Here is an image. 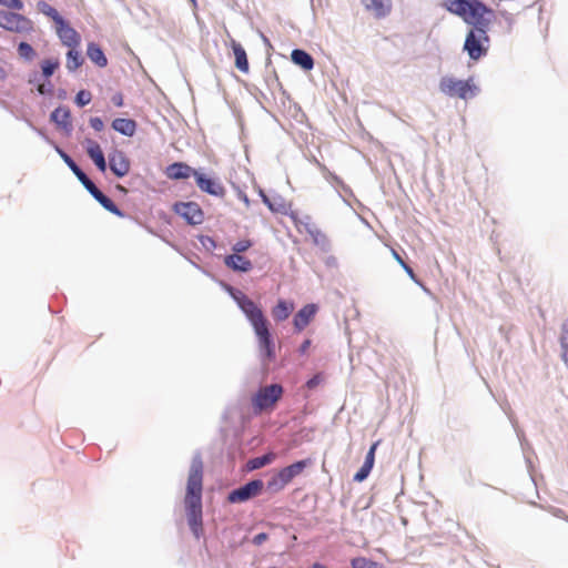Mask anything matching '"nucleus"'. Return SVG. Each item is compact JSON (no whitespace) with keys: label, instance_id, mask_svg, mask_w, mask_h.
Returning <instances> with one entry per match:
<instances>
[{"label":"nucleus","instance_id":"1","mask_svg":"<svg viewBox=\"0 0 568 568\" xmlns=\"http://www.w3.org/2000/svg\"><path fill=\"white\" fill-rule=\"evenodd\" d=\"M203 462L200 456L192 459L184 497V506L189 526L196 539L203 534L202 520V491H203Z\"/></svg>","mask_w":568,"mask_h":568},{"label":"nucleus","instance_id":"2","mask_svg":"<svg viewBox=\"0 0 568 568\" xmlns=\"http://www.w3.org/2000/svg\"><path fill=\"white\" fill-rule=\"evenodd\" d=\"M442 3L483 36L487 34L495 19V11L480 0H442Z\"/></svg>","mask_w":568,"mask_h":568},{"label":"nucleus","instance_id":"3","mask_svg":"<svg viewBox=\"0 0 568 568\" xmlns=\"http://www.w3.org/2000/svg\"><path fill=\"white\" fill-rule=\"evenodd\" d=\"M442 3L483 36L487 34L495 19V11L480 0H442Z\"/></svg>","mask_w":568,"mask_h":568},{"label":"nucleus","instance_id":"4","mask_svg":"<svg viewBox=\"0 0 568 568\" xmlns=\"http://www.w3.org/2000/svg\"><path fill=\"white\" fill-rule=\"evenodd\" d=\"M439 90L450 98L467 100L475 97L478 89L473 78L458 80L452 77H443L439 82Z\"/></svg>","mask_w":568,"mask_h":568},{"label":"nucleus","instance_id":"5","mask_svg":"<svg viewBox=\"0 0 568 568\" xmlns=\"http://www.w3.org/2000/svg\"><path fill=\"white\" fill-rule=\"evenodd\" d=\"M308 465V460H298L290 466L280 469L267 481V489L277 493L285 488L296 476L301 475Z\"/></svg>","mask_w":568,"mask_h":568},{"label":"nucleus","instance_id":"6","mask_svg":"<svg viewBox=\"0 0 568 568\" xmlns=\"http://www.w3.org/2000/svg\"><path fill=\"white\" fill-rule=\"evenodd\" d=\"M282 395L283 387L280 384L261 387L252 398L254 410L261 413L263 410L273 409Z\"/></svg>","mask_w":568,"mask_h":568},{"label":"nucleus","instance_id":"7","mask_svg":"<svg viewBox=\"0 0 568 568\" xmlns=\"http://www.w3.org/2000/svg\"><path fill=\"white\" fill-rule=\"evenodd\" d=\"M262 365L267 368L275 361V344L272 338L268 324L254 329Z\"/></svg>","mask_w":568,"mask_h":568},{"label":"nucleus","instance_id":"8","mask_svg":"<svg viewBox=\"0 0 568 568\" xmlns=\"http://www.w3.org/2000/svg\"><path fill=\"white\" fill-rule=\"evenodd\" d=\"M0 27L7 31L28 32L32 29V21L20 13L0 10Z\"/></svg>","mask_w":568,"mask_h":568},{"label":"nucleus","instance_id":"9","mask_svg":"<svg viewBox=\"0 0 568 568\" xmlns=\"http://www.w3.org/2000/svg\"><path fill=\"white\" fill-rule=\"evenodd\" d=\"M241 297L237 298L241 310L248 318L253 329L268 324L263 311L247 296L240 293Z\"/></svg>","mask_w":568,"mask_h":568},{"label":"nucleus","instance_id":"10","mask_svg":"<svg viewBox=\"0 0 568 568\" xmlns=\"http://www.w3.org/2000/svg\"><path fill=\"white\" fill-rule=\"evenodd\" d=\"M264 488V483L261 479H255L246 483L245 485L232 490L227 500L232 504L244 503L258 496Z\"/></svg>","mask_w":568,"mask_h":568},{"label":"nucleus","instance_id":"11","mask_svg":"<svg viewBox=\"0 0 568 568\" xmlns=\"http://www.w3.org/2000/svg\"><path fill=\"white\" fill-rule=\"evenodd\" d=\"M174 212L191 225H199L204 221V213L195 202H180L174 204Z\"/></svg>","mask_w":568,"mask_h":568},{"label":"nucleus","instance_id":"12","mask_svg":"<svg viewBox=\"0 0 568 568\" xmlns=\"http://www.w3.org/2000/svg\"><path fill=\"white\" fill-rule=\"evenodd\" d=\"M318 312V306L314 303L304 305L293 318V326L295 332L304 331L310 323L315 318Z\"/></svg>","mask_w":568,"mask_h":568},{"label":"nucleus","instance_id":"13","mask_svg":"<svg viewBox=\"0 0 568 568\" xmlns=\"http://www.w3.org/2000/svg\"><path fill=\"white\" fill-rule=\"evenodd\" d=\"M110 170L118 178L126 175L130 171V160L124 152L115 150L109 155Z\"/></svg>","mask_w":568,"mask_h":568},{"label":"nucleus","instance_id":"14","mask_svg":"<svg viewBox=\"0 0 568 568\" xmlns=\"http://www.w3.org/2000/svg\"><path fill=\"white\" fill-rule=\"evenodd\" d=\"M194 178H195L196 184L201 191H203L207 194L214 195V196H220V197L224 196L225 189L220 182H217L211 178H207L197 171H196V173H194Z\"/></svg>","mask_w":568,"mask_h":568},{"label":"nucleus","instance_id":"15","mask_svg":"<svg viewBox=\"0 0 568 568\" xmlns=\"http://www.w3.org/2000/svg\"><path fill=\"white\" fill-rule=\"evenodd\" d=\"M294 308H295V304L293 301H287V300L281 298L272 307L271 314L275 322H283L291 316Z\"/></svg>","mask_w":568,"mask_h":568},{"label":"nucleus","instance_id":"16","mask_svg":"<svg viewBox=\"0 0 568 568\" xmlns=\"http://www.w3.org/2000/svg\"><path fill=\"white\" fill-rule=\"evenodd\" d=\"M230 47L233 51V55L235 59V67L243 73H248L250 71V64L246 55V51L244 47L235 41L234 39L231 40Z\"/></svg>","mask_w":568,"mask_h":568},{"label":"nucleus","instance_id":"17","mask_svg":"<svg viewBox=\"0 0 568 568\" xmlns=\"http://www.w3.org/2000/svg\"><path fill=\"white\" fill-rule=\"evenodd\" d=\"M194 173H196L195 170L182 162H175L169 165L165 171L166 176L171 180L189 179L190 176H194Z\"/></svg>","mask_w":568,"mask_h":568},{"label":"nucleus","instance_id":"18","mask_svg":"<svg viewBox=\"0 0 568 568\" xmlns=\"http://www.w3.org/2000/svg\"><path fill=\"white\" fill-rule=\"evenodd\" d=\"M87 153L101 172L106 170L104 154L100 144L93 140H87Z\"/></svg>","mask_w":568,"mask_h":568},{"label":"nucleus","instance_id":"19","mask_svg":"<svg viewBox=\"0 0 568 568\" xmlns=\"http://www.w3.org/2000/svg\"><path fill=\"white\" fill-rule=\"evenodd\" d=\"M224 264L229 268L237 272H250L253 268L252 262L241 254H231L225 256Z\"/></svg>","mask_w":568,"mask_h":568},{"label":"nucleus","instance_id":"20","mask_svg":"<svg viewBox=\"0 0 568 568\" xmlns=\"http://www.w3.org/2000/svg\"><path fill=\"white\" fill-rule=\"evenodd\" d=\"M364 7L377 18L385 17L390 11V0H362Z\"/></svg>","mask_w":568,"mask_h":568},{"label":"nucleus","instance_id":"21","mask_svg":"<svg viewBox=\"0 0 568 568\" xmlns=\"http://www.w3.org/2000/svg\"><path fill=\"white\" fill-rule=\"evenodd\" d=\"M53 22V28L57 36H79L78 32L70 27L69 22L59 13L57 10L53 16L50 17Z\"/></svg>","mask_w":568,"mask_h":568},{"label":"nucleus","instance_id":"22","mask_svg":"<svg viewBox=\"0 0 568 568\" xmlns=\"http://www.w3.org/2000/svg\"><path fill=\"white\" fill-rule=\"evenodd\" d=\"M53 22V28L57 36H79L78 32L70 27L69 22L59 13L57 10L53 16L50 17Z\"/></svg>","mask_w":568,"mask_h":568},{"label":"nucleus","instance_id":"23","mask_svg":"<svg viewBox=\"0 0 568 568\" xmlns=\"http://www.w3.org/2000/svg\"><path fill=\"white\" fill-rule=\"evenodd\" d=\"M53 22V28L57 36H79L78 32L70 27L69 22L59 13L57 10L53 16L50 17Z\"/></svg>","mask_w":568,"mask_h":568},{"label":"nucleus","instance_id":"24","mask_svg":"<svg viewBox=\"0 0 568 568\" xmlns=\"http://www.w3.org/2000/svg\"><path fill=\"white\" fill-rule=\"evenodd\" d=\"M112 128L123 135L132 136L136 130V123L131 119L118 118L113 120Z\"/></svg>","mask_w":568,"mask_h":568},{"label":"nucleus","instance_id":"25","mask_svg":"<svg viewBox=\"0 0 568 568\" xmlns=\"http://www.w3.org/2000/svg\"><path fill=\"white\" fill-rule=\"evenodd\" d=\"M291 58H292V61L296 65H300L301 68H303L306 71L312 70L314 67L313 58L304 50H300V49L293 50Z\"/></svg>","mask_w":568,"mask_h":568},{"label":"nucleus","instance_id":"26","mask_svg":"<svg viewBox=\"0 0 568 568\" xmlns=\"http://www.w3.org/2000/svg\"><path fill=\"white\" fill-rule=\"evenodd\" d=\"M464 48L474 60H478L486 52L480 43V38H466Z\"/></svg>","mask_w":568,"mask_h":568},{"label":"nucleus","instance_id":"27","mask_svg":"<svg viewBox=\"0 0 568 568\" xmlns=\"http://www.w3.org/2000/svg\"><path fill=\"white\" fill-rule=\"evenodd\" d=\"M263 203L273 213L285 214L287 212V205L282 197L271 200L263 191L260 192Z\"/></svg>","mask_w":568,"mask_h":568},{"label":"nucleus","instance_id":"28","mask_svg":"<svg viewBox=\"0 0 568 568\" xmlns=\"http://www.w3.org/2000/svg\"><path fill=\"white\" fill-rule=\"evenodd\" d=\"M88 57L90 58V60L95 63L98 67L100 68H103L108 64V59L104 55L103 51L101 50L100 47H98L97 44L94 43H90L88 45Z\"/></svg>","mask_w":568,"mask_h":568},{"label":"nucleus","instance_id":"29","mask_svg":"<svg viewBox=\"0 0 568 568\" xmlns=\"http://www.w3.org/2000/svg\"><path fill=\"white\" fill-rule=\"evenodd\" d=\"M106 211L120 216V217H123L124 214L123 212H121L118 206L113 203V201L111 199H109L106 195H104L101 191H99L94 196H93Z\"/></svg>","mask_w":568,"mask_h":568},{"label":"nucleus","instance_id":"30","mask_svg":"<svg viewBox=\"0 0 568 568\" xmlns=\"http://www.w3.org/2000/svg\"><path fill=\"white\" fill-rule=\"evenodd\" d=\"M276 455L274 453H267L263 456H258L248 460L247 466L251 470L260 469L274 462Z\"/></svg>","mask_w":568,"mask_h":568},{"label":"nucleus","instance_id":"31","mask_svg":"<svg viewBox=\"0 0 568 568\" xmlns=\"http://www.w3.org/2000/svg\"><path fill=\"white\" fill-rule=\"evenodd\" d=\"M51 120L59 125L70 124V111L68 108L59 106L51 113Z\"/></svg>","mask_w":568,"mask_h":568},{"label":"nucleus","instance_id":"32","mask_svg":"<svg viewBox=\"0 0 568 568\" xmlns=\"http://www.w3.org/2000/svg\"><path fill=\"white\" fill-rule=\"evenodd\" d=\"M82 57L79 51L71 48L67 54V69L70 71L77 70L82 64Z\"/></svg>","mask_w":568,"mask_h":568},{"label":"nucleus","instance_id":"33","mask_svg":"<svg viewBox=\"0 0 568 568\" xmlns=\"http://www.w3.org/2000/svg\"><path fill=\"white\" fill-rule=\"evenodd\" d=\"M59 65H60V62L58 59L43 60L41 63L42 74L45 78L51 77L54 73V71L59 68Z\"/></svg>","mask_w":568,"mask_h":568},{"label":"nucleus","instance_id":"34","mask_svg":"<svg viewBox=\"0 0 568 568\" xmlns=\"http://www.w3.org/2000/svg\"><path fill=\"white\" fill-rule=\"evenodd\" d=\"M351 565L353 568H379L376 561H373L365 557H356L352 559Z\"/></svg>","mask_w":568,"mask_h":568},{"label":"nucleus","instance_id":"35","mask_svg":"<svg viewBox=\"0 0 568 568\" xmlns=\"http://www.w3.org/2000/svg\"><path fill=\"white\" fill-rule=\"evenodd\" d=\"M310 236L312 237L313 243L315 245L325 247L328 244L327 236L320 229L312 231V234Z\"/></svg>","mask_w":568,"mask_h":568},{"label":"nucleus","instance_id":"36","mask_svg":"<svg viewBox=\"0 0 568 568\" xmlns=\"http://www.w3.org/2000/svg\"><path fill=\"white\" fill-rule=\"evenodd\" d=\"M19 55L26 60H32L36 55L34 50L27 42H21L18 47Z\"/></svg>","mask_w":568,"mask_h":568},{"label":"nucleus","instance_id":"37","mask_svg":"<svg viewBox=\"0 0 568 568\" xmlns=\"http://www.w3.org/2000/svg\"><path fill=\"white\" fill-rule=\"evenodd\" d=\"M91 99H92V95L89 91L81 90L77 93L75 103L79 106H84L91 102Z\"/></svg>","mask_w":568,"mask_h":568},{"label":"nucleus","instance_id":"38","mask_svg":"<svg viewBox=\"0 0 568 568\" xmlns=\"http://www.w3.org/2000/svg\"><path fill=\"white\" fill-rule=\"evenodd\" d=\"M251 246H252L251 240H240L232 246V251L234 252V254H241V253L247 251Z\"/></svg>","mask_w":568,"mask_h":568},{"label":"nucleus","instance_id":"39","mask_svg":"<svg viewBox=\"0 0 568 568\" xmlns=\"http://www.w3.org/2000/svg\"><path fill=\"white\" fill-rule=\"evenodd\" d=\"M379 444V440L375 442L368 453L366 454V457H365V462H364V465H366L367 467H371L373 468L374 467V463H375V452H376V448Z\"/></svg>","mask_w":568,"mask_h":568},{"label":"nucleus","instance_id":"40","mask_svg":"<svg viewBox=\"0 0 568 568\" xmlns=\"http://www.w3.org/2000/svg\"><path fill=\"white\" fill-rule=\"evenodd\" d=\"M0 6L17 11L23 10L24 7L21 0H0Z\"/></svg>","mask_w":568,"mask_h":568},{"label":"nucleus","instance_id":"41","mask_svg":"<svg viewBox=\"0 0 568 568\" xmlns=\"http://www.w3.org/2000/svg\"><path fill=\"white\" fill-rule=\"evenodd\" d=\"M38 11L50 18L55 13L57 9L53 8L51 4H49L45 1H39L37 4Z\"/></svg>","mask_w":568,"mask_h":568},{"label":"nucleus","instance_id":"42","mask_svg":"<svg viewBox=\"0 0 568 568\" xmlns=\"http://www.w3.org/2000/svg\"><path fill=\"white\" fill-rule=\"evenodd\" d=\"M57 152L59 153V155L62 158L64 163L70 168V170L72 172L79 168L78 164L63 150H61L60 148H57Z\"/></svg>","mask_w":568,"mask_h":568},{"label":"nucleus","instance_id":"43","mask_svg":"<svg viewBox=\"0 0 568 568\" xmlns=\"http://www.w3.org/2000/svg\"><path fill=\"white\" fill-rule=\"evenodd\" d=\"M372 469L373 468L367 467L366 465L363 464V466L359 468V470L354 475V480L363 481L364 479H366L368 477Z\"/></svg>","mask_w":568,"mask_h":568},{"label":"nucleus","instance_id":"44","mask_svg":"<svg viewBox=\"0 0 568 568\" xmlns=\"http://www.w3.org/2000/svg\"><path fill=\"white\" fill-rule=\"evenodd\" d=\"M90 125L95 131H102L104 128L103 121L100 118H91Z\"/></svg>","mask_w":568,"mask_h":568},{"label":"nucleus","instance_id":"45","mask_svg":"<svg viewBox=\"0 0 568 568\" xmlns=\"http://www.w3.org/2000/svg\"><path fill=\"white\" fill-rule=\"evenodd\" d=\"M268 538V535L266 532H260L254 536L253 544L256 546H261L264 541H266Z\"/></svg>","mask_w":568,"mask_h":568},{"label":"nucleus","instance_id":"46","mask_svg":"<svg viewBox=\"0 0 568 568\" xmlns=\"http://www.w3.org/2000/svg\"><path fill=\"white\" fill-rule=\"evenodd\" d=\"M403 268H404V271L407 273V275H408V276H409V277H410V278H412L416 284L422 285V283L419 282V280L416 277V275H415V273H414L413 268H412L408 264L404 265V266H403Z\"/></svg>","mask_w":568,"mask_h":568},{"label":"nucleus","instance_id":"47","mask_svg":"<svg viewBox=\"0 0 568 568\" xmlns=\"http://www.w3.org/2000/svg\"><path fill=\"white\" fill-rule=\"evenodd\" d=\"M38 92L40 94H50V93H52V85L50 83L49 84L41 83L38 85Z\"/></svg>","mask_w":568,"mask_h":568},{"label":"nucleus","instance_id":"48","mask_svg":"<svg viewBox=\"0 0 568 568\" xmlns=\"http://www.w3.org/2000/svg\"><path fill=\"white\" fill-rule=\"evenodd\" d=\"M321 382V377L320 375H315L314 377H312L311 379L307 381L306 383V386L312 389V388H315Z\"/></svg>","mask_w":568,"mask_h":568},{"label":"nucleus","instance_id":"49","mask_svg":"<svg viewBox=\"0 0 568 568\" xmlns=\"http://www.w3.org/2000/svg\"><path fill=\"white\" fill-rule=\"evenodd\" d=\"M305 232L311 235L312 231L318 229L317 225L311 221H307L303 224Z\"/></svg>","mask_w":568,"mask_h":568},{"label":"nucleus","instance_id":"50","mask_svg":"<svg viewBox=\"0 0 568 568\" xmlns=\"http://www.w3.org/2000/svg\"><path fill=\"white\" fill-rule=\"evenodd\" d=\"M112 102L114 103V105L116 106H122L123 105V97L121 93H116L112 97Z\"/></svg>","mask_w":568,"mask_h":568},{"label":"nucleus","instance_id":"51","mask_svg":"<svg viewBox=\"0 0 568 568\" xmlns=\"http://www.w3.org/2000/svg\"><path fill=\"white\" fill-rule=\"evenodd\" d=\"M74 175L79 179V181L82 183L83 181H85L87 179H89L87 176V174L80 169L78 168L75 171H73Z\"/></svg>","mask_w":568,"mask_h":568},{"label":"nucleus","instance_id":"52","mask_svg":"<svg viewBox=\"0 0 568 568\" xmlns=\"http://www.w3.org/2000/svg\"><path fill=\"white\" fill-rule=\"evenodd\" d=\"M237 195H239V199L244 203V205L246 207H250L251 201H250L248 196L246 195V193L240 191Z\"/></svg>","mask_w":568,"mask_h":568},{"label":"nucleus","instance_id":"53","mask_svg":"<svg viewBox=\"0 0 568 568\" xmlns=\"http://www.w3.org/2000/svg\"><path fill=\"white\" fill-rule=\"evenodd\" d=\"M311 343H312V342H311V339H305V341L301 344V346H300V348H298V352H300L301 354H305V353L307 352V349L310 348Z\"/></svg>","mask_w":568,"mask_h":568},{"label":"nucleus","instance_id":"54","mask_svg":"<svg viewBox=\"0 0 568 568\" xmlns=\"http://www.w3.org/2000/svg\"><path fill=\"white\" fill-rule=\"evenodd\" d=\"M392 255L393 257L398 262V264L403 267L404 265H406L407 263H405V261L402 258V256L397 253L396 250L392 248Z\"/></svg>","mask_w":568,"mask_h":568},{"label":"nucleus","instance_id":"55","mask_svg":"<svg viewBox=\"0 0 568 568\" xmlns=\"http://www.w3.org/2000/svg\"><path fill=\"white\" fill-rule=\"evenodd\" d=\"M87 190L92 196H94L100 191L94 183L90 184Z\"/></svg>","mask_w":568,"mask_h":568},{"label":"nucleus","instance_id":"56","mask_svg":"<svg viewBox=\"0 0 568 568\" xmlns=\"http://www.w3.org/2000/svg\"><path fill=\"white\" fill-rule=\"evenodd\" d=\"M68 40L69 41H64L65 45L72 47V45L78 44V38L71 37V38H68Z\"/></svg>","mask_w":568,"mask_h":568},{"label":"nucleus","instance_id":"57","mask_svg":"<svg viewBox=\"0 0 568 568\" xmlns=\"http://www.w3.org/2000/svg\"><path fill=\"white\" fill-rule=\"evenodd\" d=\"M93 182L90 180V179H87L85 181L82 182V185L87 189L90 186V184H92Z\"/></svg>","mask_w":568,"mask_h":568},{"label":"nucleus","instance_id":"58","mask_svg":"<svg viewBox=\"0 0 568 568\" xmlns=\"http://www.w3.org/2000/svg\"><path fill=\"white\" fill-rule=\"evenodd\" d=\"M312 568H325V567L323 565H321V564H314L312 566Z\"/></svg>","mask_w":568,"mask_h":568},{"label":"nucleus","instance_id":"59","mask_svg":"<svg viewBox=\"0 0 568 568\" xmlns=\"http://www.w3.org/2000/svg\"><path fill=\"white\" fill-rule=\"evenodd\" d=\"M467 36H469V37L475 36L474 30H469V31H468V33H467Z\"/></svg>","mask_w":568,"mask_h":568},{"label":"nucleus","instance_id":"60","mask_svg":"<svg viewBox=\"0 0 568 568\" xmlns=\"http://www.w3.org/2000/svg\"><path fill=\"white\" fill-rule=\"evenodd\" d=\"M193 3H195V0H191Z\"/></svg>","mask_w":568,"mask_h":568}]
</instances>
